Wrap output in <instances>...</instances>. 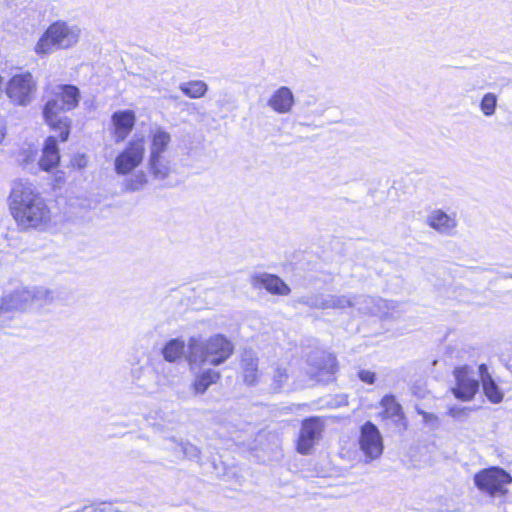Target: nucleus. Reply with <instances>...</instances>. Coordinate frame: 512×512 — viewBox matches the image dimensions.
I'll use <instances>...</instances> for the list:
<instances>
[{"instance_id": "1", "label": "nucleus", "mask_w": 512, "mask_h": 512, "mask_svg": "<svg viewBox=\"0 0 512 512\" xmlns=\"http://www.w3.org/2000/svg\"><path fill=\"white\" fill-rule=\"evenodd\" d=\"M233 353L234 344L222 334H214L208 338H189L185 359L194 376L191 389L196 395L204 394L211 385L220 380V372L211 367L225 363Z\"/></svg>"}, {"instance_id": "2", "label": "nucleus", "mask_w": 512, "mask_h": 512, "mask_svg": "<svg viewBox=\"0 0 512 512\" xmlns=\"http://www.w3.org/2000/svg\"><path fill=\"white\" fill-rule=\"evenodd\" d=\"M8 205L21 231L45 230L53 221V212L47 200L27 181L13 182Z\"/></svg>"}, {"instance_id": "3", "label": "nucleus", "mask_w": 512, "mask_h": 512, "mask_svg": "<svg viewBox=\"0 0 512 512\" xmlns=\"http://www.w3.org/2000/svg\"><path fill=\"white\" fill-rule=\"evenodd\" d=\"M336 358L326 352L311 355L304 370L295 371L291 366H279L274 370L272 387L275 391L300 389L316 383H328L336 372Z\"/></svg>"}, {"instance_id": "4", "label": "nucleus", "mask_w": 512, "mask_h": 512, "mask_svg": "<svg viewBox=\"0 0 512 512\" xmlns=\"http://www.w3.org/2000/svg\"><path fill=\"white\" fill-rule=\"evenodd\" d=\"M116 172L126 176L125 184L130 190L142 188L148 179V176L163 180L168 179L170 184L179 181L177 177L178 162H115Z\"/></svg>"}, {"instance_id": "5", "label": "nucleus", "mask_w": 512, "mask_h": 512, "mask_svg": "<svg viewBox=\"0 0 512 512\" xmlns=\"http://www.w3.org/2000/svg\"><path fill=\"white\" fill-rule=\"evenodd\" d=\"M80 29L66 22L52 23L38 40L35 52L39 55L50 54L57 49H67L78 42Z\"/></svg>"}, {"instance_id": "6", "label": "nucleus", "mask_w": 512, "mask_h": 512, "mask_svg": "<svg viewBox=\"0 0 512 512\" xmlns=\"http://www.w3.org/2000/svg\"><path fill=\"white\" fill-rule=\"evenodd\" d=\"M353 309L362 316H376L381 320H396L404 313L402 305L366 295L354 296Z\"/></svg>"}, {"instance_id": "7", "label": "nucleus", "mask_w": 512, "mask_h": 512, "mask_svg": "<svg viewBox=\"0 0 512 512\" xmlns=\"http://www.w3.org/2000/svg\"><path fill=\"white\" fill-rule=\"evenodd\" d=\"M14 314L31 309L37 304L52 300L51 292L44 287H19L2 297Z\"/></svg>"}, {"instance_id": "8", "label": "nucleus", "mask_w": 512, "mask_h": 512, "mask_svg": "<svg viewBox=\"0 0 512 512\" xmlns=\"http://www.w3.org/2000/svg\"><path fill=\"white\" fill-rule=\"evenodd\" d=\"M511 483L512 476L499 467L483 469L474 476L475 486L493 497L506 495Z\"/></svg>"}, {"instance_id": "9", "label": "nucleus", "mask_w": 512, "mask_h": 512, "mask_svg": "<svg viewBox=\"0 0 512 512\" xmlns=\"http://www.w3.org/2000/svg\"><path fill=\"white\" fill-rule=\"evenodd\" d=\"M67 111L69 110L65 108L59 96L53 91V97L46 102L43 108V116L47 124L58 132V137L62 142L67 141L70 135L71 120L63 115Z\"/></svg>"}, {"instance_id": "10", "label": "nucleus", "mask_w": 512, "mask_h": 512, "mask_svg": "<svg viewBox=\"0 0 512 512\" xmlns=\"http://www.w3.org/2000/svg\"><path fill=\"white\" fill-rule=\"evenodd\" d=\"M36 82L29 72L14 75L7 83L5 92L14 104L26 106L33 98Z\"/></svg>"}, {"instance_id": "11", "label": "nucleus", "mask_w": 512, "mask_h": 512, "mask_svg": "<svg viewBox=\"0 0 512 512\" xmlns=\"http://www.w3.org/2000/svg\"><path fill=\"white\" fill-rule=\"evenodd\" d=\"M358 442L367 462L378 459L383 453L384 446L380 431L369 421L362 425Z\"/></svg>"}, {"instance_id": "12", "label": "nucleus", "mask_w": 512, "mask_h": 512, "mask_svg": "<svg viewBox=\"0 0 512 512\" xmlns=\"http://www.w3.org/2000/svg\"><path fill=\"white\" fill-rule=\"evenodd\" d=\"M456 384L452 388L454 396L462 401H470L479 388V382L474 370L468 366L458 367L454 370Z\"/></svg>"}, {"instance_id": "13", "label": "nucleus", "mask_w": 512, "mask_h": 512, "mask_svg": "<svg viewBox=\"0 0 512 512\" xmlns=\"http://www.w3.org/2000/svg\"><path fill=\"white\" fill-rule=\"evenodd\" d=\"M324 425L319 418H309L303 421L297 441V451L301 454L310 453L311 449L321 438Z\"/></svg>"}, {"instance_id": "14", "label": "nucleus", "mask_w": 512, "mask_h": 512, "mask_svg": "<svg viewBox=\"0 0 512 512\" xmlns=\"http://www.w3.org/2000/svg\"><path fill=\"white\" fill-rule=\"evenodd\" d=\"M299 302L317 309H353L354 297L348 295H314L299 299Z\"/></svg>"}, {"instance_id": "15", "label": "nucleus", "mask_w": 512, "mask_h": 512, "mask_svg": "<svg viewBox=\"0 0 512 512\" xmlns=\"http://www.w3.org/2000/svg\"><path fill=\"white\" fill-rule=\"evenodd\" d=\"M425 223L432 230L444 236H452L458 226L456 214L434 209L426 216Z\"/></svg>"}, {"instance_id": "16", "label": "nucleus", "mask_w": 512, "mask_h": 512, "mask_svg": "<svg viewBox=\"0 0 512 512\" xmlns=\"http://www.w3.org/2000/svg\"><path fill=\"white\" fill-rule=\"evenodd\" d=\"M111 122L115 142H123L135 126V112L130 109L118 110L112 114Z\"/></svg>"}, {"instance_id": "17", "label": "nucleus", "mask_w": 512, "mask_h": 512, "mask_svg": "<svg viewBox=\"0 0 512 512\" xmlns=\"http://www.w3.org/2000/svg\"><path fill=\"white\" fill-rule=\"evenodd\" d=\"M251 285L256 289L264 288L274 295L287 296L291 292L290 287L282 279L265 272L252 275Z\"/></svg>"}, {"instance_id": "18", "label": "nucleus", "mask_w": 512, "mask_h": 512, "mask_svg": "<svg viewBox=\"0 0 512 512\" xmlns=\"http://www.w3.org/2000/svg\"><path fill=\"white\" fill-rule=\"evenodd\" d=\"M295 103L293 92L289 87L281 86L270 97L267 105L279 114L289 113Z\"/></svg>"}, {"instance_id": "19", "label": "nucleus", "mask_w": 512, "mask_h": 512, "mask_svg": "<svg viewBox=\"0 0 512 512\" xmlns=\"http://www.w3.org/2000/svg\"><path fill=\"white\" fill-rule=\"evenodd\" d=\"M146 140L142 133H135L124 151L115 160H143Z\"/></svg>"}, {"instance_id": "20", "label": "nucleus", "mask_w": 512, "mask_h": 512, "mask_svg": "<svg viewBox=\"0 0 512 512\" xmlns=\"http://www.w3.org/2000/svg\"><path fill=\"white\" fill-rule=\"evenodd\" d=\"M478 370L484 394L492 403H500L503 400L504 394L492 379L486 365L481 364Z\"/></svg>"}, {"instance_id": "21", "label": "nucleus", "mask_w": 512, "mask_h": 512, "mask_svg": "<svg viewBox=\"0 0 512 512\" xmlns=\"http://www.w3.org/2000/svg\"><path fill=\"white\" fill-rule=\"evenodd\" d=\"M54 91L61 99L65 108L69 111L78 106L80 100V91L78 87L69 84L58 85Z\"/></svg>"}, {"instance_id": "22", "label": "nucleus", "mask_w": 512, "mask_h": 512, "mask_svg": "<svg viewBox=\"0 0 512 512\" xmlns=\"http://www.w3.org/2000/svg\"><path fill=\"white\" fill-rule=\"evenodd\" d=\"M170 141V134L162 129H158L152 136L151 153L148 160H159Z\"/></svg>"}, {"instance_id": "23", "label": "nucleus", "mask_w": 512, "mask_h": 512, "mask_svg": "<svg viewBox=\"0 0 512 512\" xmlns=\"http://www.w3.org/2000/svg\"><path fill=\"white\" fill-rule=\"evenodd\" d=\"M242 368L245 383L256 384L259 378L257 359L250 354H245L242 358Z\"/></svg>"}, {"instance_id": "24", "label": "nucleus", "mask_w": 512, "mask_h": 512, "mask_svg": "<svg viewBox=\"0 0 512 512\" xmlns=\"http://www.w3.org/2000/svg\"><path fill=\"white\" fill-rule=\"evenodd\" d=\"M185 342L179 338L169 340L162 348V355L168 362H176L184 354Z\"/></svg>"}, {"instance_id": "25", "label": "nucleus", "mask_w": 512, "mask_h": 512, "mask_svg": "<svg viewBox=\"0 0 512 512\" xmlns=\"http://www.w3.org/2000/svg\"><path fill=\"white\" fill-rule=\"evenodd\" d=\"M180 91L191 99H198L208 91V85L202 80H192L179 85Z\"/></svg>"}, {"instance_id": "26", "label": "nucleus", "mask_w": 512, "mask_h": 512, "mask_svg": "<svg viewBox=\"0 0 512 512\" xmlns=\"http://www.w3.org/2000/svg\"><path fill=\"white\" fill-rule=\"evenodd\" d=\"M137 384L147 393H156L160 389V377L155 371H143L142 376L137 378Z\"/></svg>"}, {"instance_id": "27", "label": "nucleus", "mask_w": 512, "mask_h": 512, "mask_svg": "<svg viewBox=\"0 0 512 512\" xmlns=\"http://www.w3.org/2000/svg\"><path fill=\"white\" fill-rule=\"evenodd\" d=\"M384 413L389 418L400 420L403 417L402 408L392 395H386L381 401Z\"/></svg>"}, {"instance_id": "28", "label": "nucleus", "mask_w": 512, "mask_h": 512, "mask_svg": "<svg viewBox=\"0 0 512 512\" xmlns=\"http://www.w3.org/2000/svg\"><path fill=\"white\" fill-rule=\"evenodd\" d=\"M201 452L197 446L191 444L189 442H183L180 445V450L174 454V459L180 460L182 458H187L189 460H198L200 458Z\"/></svg>"}, {"instance_id": "29", "label": "nucleus", "mask_w": 512, "mask_h": 512, "mask_svg": "<svg viewBox=\"0 0 512 512\" xmlns=\"http://www.w3.org/2000/svg\"><path fill=\"white\" fill-rule=\"evenodd\" d=\"M40 160H60L56 136H49L45 140L43 147V156Z\"/></svg>"}, {"instance_id": "30", "label": "nucleus", "mask_w": 512, "mask_h": 512, "mask_svg": "<svg viewBox=\"0 0 512 512\" xmlns=\"http://www.w3.org/2000/svg\"><path fill=\"white\" fill-rule=\"evenodd\" d=\"M497 96L494 93H486L480 101V109L486 117H491L495 114L497 108Z\"/></svg>"}, {"instance_id": "31", "label": "nucleus", "mask_w": 512, "mask_h": 512, "mask_svg": "<svg viewBox=\"0 0 512 512\" xmlns=\"http://www.w3.org/2000/svg\"><path fill=\"white\" fill-rule=\"evenodd\" d=\"M14 312L3 298H0V328L10 325L14 319Z\"/></svg>"}, {"instance_id": "32", "label": "nucleus", "mask_w": 512, "mask_h": 512, "mask_svg": "<svg viewBox=\"0 0 512 512\" xmlns=\"http://www.w3.org/2000/svg\"><path fill=\"white\" fill-rule=\"evenodd\" d=\"M60 162H39L40 167L42 170L52 173L55 175V181L57 183L61 182L63 180V173L58 170Z\"/></svg>"}, {"instance_id": "33", "label": "nucleus", "mask_w": 512, "mask_h": 512, "mask_svg": "<svg viewBox=\"0 0 512 512\" xmlns=\"http://www.w3.org/2000/svg\"><path fill=\"white\" fill-rule=\"evenodd\" d=\"M182 444V441H177L176 439L174 438H169V439H165L162 443V448L167 451V452H170L171 455V460L172 461H177L176 459H174V454L180 450V445Z\"/></svg>"}, {"instance_id": "34", "label": "nucleus", "mask_w": 512, "mask_h": 512, "mask_svg": "<svg viewBox=\"0 0 512 512\" xmlns=\"http://www.w3.org/2000/svg\"><path fill=\"white\" fill-rule=\"evenodd\" d=\"M469 411H470L469 408L454 406V407H451L449 409L448 414L452 418H455V419H458V420H462V419H464V418H466L468 416Z\"/></svg>"}, {"instance_id": "35", "label": "nucleus", "mask_w": 512, "mask_h": 512, "mask_svg": "<svg viewBox=\"0 0 512 512\" xmlns=\"http://www.w3.org/2000/svg\"><path fill=\"white\" fill-rule=\"evenodd\" d=\"M358 376L363 382L368 384H373L375 381V373L369 370H361Z\"/></svg>"}, {"instance_id": "36", "label": "nucleus", "mask_w": 512, "mask_h": 512, "mask_svg": "<svg viewBox=\"0 0 512 512\" xmlns=\"http://www.w3.org/2000/svg\"><path fill=\"white\" fill-rule=\"evenodd\" d=\"M418 413L422 415L423 421L427 424L437 423V417L433 413H428L422 410H418Z\"/></svg>"}, {"instance_id": "37", "label": "nucleus", "mask_w": 512, "mask_h": 512, "mask_svg": "<svg viewBox=\"0 0 512 512\" xmlns=\"http://www.w3.org/2000/svg\"><path fill=\"white\" fill-rule=\"evenodd\" d=\"M5 136H6V124L2 119H0V144L4 140Z\"/></svg>"}]
</instances>
